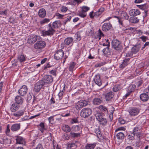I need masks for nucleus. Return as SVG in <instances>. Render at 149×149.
Here are the masks:
<instances>
[{"label":"nucleus","instance_id":"nucleus-1","mask_svg":"<svg viewBox=\"0 0 149 149\" xmlns=\"http://www.w3.org/2000/svg\"><path fill=\"white\" fill-rule=\"evenodd\" d=\"M61 26V22L60 20L55 21L53 22L52 24L50 23L47 25V30L42 31V34L44 36H52L56 31L55 29L59 28Z\"/></svg>","mask_w":149,"mask_h":149},{"label":"nucleus","instance_id":"nucleus-2","mask_svg":"<svg viewBox=\"0 0 149 149\" xmlns=\"http://www.w3.org/2000/svg\"><path fill=\"white\" fill-rule=\"evenodd\" d=\"M112 47L118 51H120L123 49L122 45L120 42L117 39L113 40L112 42Z\"/></svg>","mask_w":149,"mask_h":149},{"label":"nucleus","instance_id":"nucleus-3","mask_svg":"<svg viewBox=\"0 0 149 149\" xmlns=\"http://www.w3.org/2000/svg\"><path fill=\"white\" fill-rule=\"evenodd\" d=\"M92 113L90 108H84L81 111L80 115L83 118H85L90 115Z\"/></svg>","mask_w":149,"mask_h":149},{"label":"nucleus","instance_id":"nucleus-4","mask_svg":"<svg viewBox=\"0 0 149 149\" xmlns=\"http://www.w3.org/2000/svg\"><path fill=\"white\" fill-rule=\"evenodd\" d=\"M45 85L44 81L42 80H40L35 84L34 90L36 92H39L41 88Z\"/></svg>","mask_w":149,"mask_h":149},{"label":"nucleus","instance_id":"nucleus-5","mask_svg":"<svg viewBox=\"0 0 149 149\" xmlns=\"http://www.w3.org/2000/svg\"><path fill=\"white\" fill-rule=\"evenodd\" d=\"M88 104V102L85 100L79 101L77 103L75 108L77 110H80L83 107L86 106Z\"/></svg>","mask_w":149,"mask_h":149},{"label":"nucleus","instance_id":"nucleus-6","mask_svg":"<svg viewBox=\"0 0 149 149\" xmlns=\"http://www.w3.org/2000/svg\"><path fill=\"white\" fill-rule=\"evenodd\" d=\"M46 45V43L43 41H38L34 45V48L36 49H39L43 48Z\"/></svg>","mask_w":149,"mask_h":149},{"label":"nucleus","instance_id":"nucleus-7","mask_svg":"<svg viewBox=\"0 0 149 149\" xmlns=\"http://www.w3.org/2000/svg\"><path fill=\"white\" fill-rule=\"evenodd\" d=\"M42 80L44 81L45 84V83L50 84L52 83L53 81V79L51 75H46L43 76Z\"/></svg>","mask_w":149,"mask_h":149},{"label":"nucleus","instance_id":"nucleus-8","mask_svg":"<svg viewBox=\"0 0 149 149\" xmlns=\"http://www.w3.org/2000/svg\"><path fill=\"white\" fill-rule=\"evenodd\" d=\"M64 55V52L62 49L58 50L55 54L54 57L56 60H58L62 58Z\"/></svg>","mask_w":149,"mask_h":149},{"label":"nucleus","instance_id":"nucleus-9","mask_svg":"<svg viewBox=\"0 0 149 149\" xmlns=\"http://www.w3.org/2000/svg\"><path fill=\"white\" fill-rule=\"evenodd\" d=\"M137 6L141 9L144 10L145 15L143 16L145 17L147 16V13L148 11L147 9L148 8V5L147 4H145L141 5H137Z\"/></svg>","mask_w":149,"mask_h":149},{"label":"nucleus","instance_id":"nucleus-10","mask_svg":"<svg viewBox=\"0 0 149 149\" xmlns=\"http://www.w3.org/2000/svg\"><path fill=\"white\" fill-rule=\"evenodd\" d=\"M38 37H39L37 36H30L28 39L27 42L29 44H33L36 41Z\"/></svg>","mask_w":149,"mask_h":149},{"label":"nucleus","instance_id":"nucleus-11","mask_svg":"<svg viewBox=\"0 0 149 149\" xmlns=\"http://www.w3.org/2000/svg\"><path fill=\"white\" fill-rule=\"evenodd\" d=\"M139 110L136 108H133L129 111V113L131 116H135L139 113Z\"/></svg>","mask_w":149,"mask_h":149},{"label":"nucleus","instance_id":"nucleus-12","mask_svg":"<svg viewBox=\"0 0 149 149\" xmlns=\"http://www.w3.org/2000/svg\"><path fill=\"white\" fill-rule=\"evenodd\" d=\"M27 91V88L26 86L23 85L18 91V92L21 96H23L25 95Z\"/></svg>","mask_w":149,"mask_h":149},{"label":"nucleus","instance_id":"nucleus-13","mask_svg":"<svg viewBox=\"0 0 149 149\" xmlns=\"http://www.w3.org/2000/svg\"><path fill=\"white\" fill-rule=\"evenodd\" d=\"M112 27V25L109 22L104 23L102 26V29L103 31H107Z\"/></svg>","mask_w":149,"mask_h":149},{"label":"nucleus","instance_id":"nucleus-14","mask_svg":"<svg viewBox=\"0 0 149 149\" xmlns=\"http://www.w3.org/2000/svg\"><path fill=\"white\" fill-rule=\"evenodd\" d=\"M95 83L100 86L101 85L102 82L100 79V75L99 74L96 75L93 79Z\"/></svg>","mask_w":149,"mask_h":149},{"label":"nucleus","instance_id":"nucleus-15","mask_svg":"<svg viewBox=\"0 0 149 149\" xmlns=\"http://www.w3.org/2000/svg\"><path fill=\"white\" fill-rule=\"evenodd\" d=\"M140 129L138 127H135L133 130V132L136 134V136L140 139L141 137L142 136V134L140 132Z\"/></svg>","mask_w":149,"mask_h":149},{"label":"nucleus","instance_id":"nucleus-16","mask_svg":"<svg viewBox=\"0 0 149 149\" xmlns=\"http://www.w3.org/2000/svg\"><path fill=\"white\" fill-rule=\"evenodd\" d=\"M114 93L112 91H110L106 94L105 98L107 101H110L114 96Z\"/></svg>","mask_w":149,"mask_h":149},{"label":"nucleus","instance_id":"nucleus-17","mask_svg":"<svg viewBox=\"0 0 149 149\" xmlns=\"http://www.w3.org/2000/svg\"><path fill=\"white\" fill-rule=\"evenodd\" d=\"M140 13V11L138 9H135L131 10L129 12V14L131 16L139 15Z\"/></svg>","mask_w":149,"mask_h":149},{"label":"nucleus","instance_id":"nucleus-18","mask_svg":"<svg viewBox=\"0 0 149 149\" xmlns=\"http://www.w3.org/2000/svg\"><path fill=\"white\" fill-rule=\"evenodd\" d=\"M20 106L19 104L16 103L12 104L10 108V111L12 112H15L19 109Z\"/></svg>","mask_w":149,"mask_h":149},{"label":"nucleus","instance_id":"nucleus-19","mask_svg":"<svg viewBox=\"0 0 149 149\" xmlns=\"http://www.w3.org/2000/svg\"><path fill=\"white\" fill-rule=\"evenodd\" d=\"M38 15L41 18H44L46 15V11L44 8L40 9L38 11Z\"/></svg>","mask_w":149,"mask_h":149},{"label":"nucleus","instance_id":"nucleus-20","mask_svg":"<svg viewBox=\"0 0 149 149\" xmlns=\"http://www.w3.org/2000/svg\"><path fill=\"white\" fill-rule=\"evenodd\" d=\"M141 45L138 44L134 46L131 49L132 52L135 54L138 52L141 48Z\"/></svg>","mask_w":149,"mask_h":149},{"label":"nucleus","instance_id":"nucleus-21","mask_svg":"<svg viewBox=\"0 0 149 149\" xmlns=\"http://www.w3.org/2000/svg\"><path fill=\"white\" fill-rule=\"evenodd\" d=\"M20 127V125L19 124H14L11 127L10 129L13 131H16L19 130Z\"/></svg>","mask_w":149,"mask_h":149},{"label":"nucleus","instance_id":"nucleus-22","mask_svg":"<svg viewBox=\"0 0 149 149\" xmlns=\"http://www.w3.org/2000/svg\"><path fill=\"white\" fill-rule=\"evenodd\" d=\"M64 42L66 45H68L73 43V39L71 37H68L65 39Z\"/></svg>","mask_w":149,"mask_h":149},{"label":"nucleus","instance_id":"nucleus-23","mask_svg":"<svg viewBox=\"0 0 149 149\" xmlns=\"http://www.w3.org/2000/svg\"><path fill=\"white\" fill-rule=\"evenodd\" d=\"M140 97L141 100L144 102L147 101L149 98L148 94L145 93H143L141 94L140 95Z\"/></svg>","mask_w":149,"mask_h":149},{"label":"nucleus","instance_id":"nucleus-24","mask_svg":"<svg viewBox=\"0 0 149 149\" xmlns=\"http://www.w3.org/2000/svg\"><path fill=\"white\" fill-rule=\"evenodd\" d=\"M17 143L19 144H22L24 145L26 143L24 139L20 136H18L16 139Z\"/></svg>","mask_w":149,"mask_h":149},{"label":"nucleus","instance_id":"nucleus-25","mask_svg":"<svg viewBox=\"0 0 149 149\" xmlns=\"http://www.w3.org/2000/svg\"><path fill=\"white\" fill-rule=\"evenodd\" d=\"M119 14L120 15L123 17L125 19L128 20L129 18V16L127 14V13L124 11L123 10H120L119 12Z\"/></svg>","mask_w":149,"mask_h":149},{"label":"nucleus","instance_id":"nucleus-26","mask_svg":"<svg viewBox=\"0 0 149 149\" xmlns=\"http://www.w3.org/2000/svg\"><path fill=\"white\" fill-rule=\"evenodd\" d=\"M130 59V58L125 59L123 61L122 63L120 65L119 67L120 68H123L125 66H126L127 65Z\"/></svg>","mask_w":149,"mask_h":149},{"label":"nucleus","instance_id":"nucleus-27","mask_svg":"<svg viewBox=\"0 0 149 149\" xmlns=\"http://www.w3.org/2000/svg\"><path fill=\"white\" fill-rule=\"evenodd\" d=\"M24 110H20L14 113L13 115L15 117H18L22 116L24 113Z\"/></svg>","mask_w":149,"mask_h":149},{"label":"nucleus","instance_id":"nucleus-28","mask_svg":"<svg viewBox=\"0 0 149 149\" xmlns=\"http://www.w3.org/2000/svg\"><path fill=\"white\" fill-rule=\"evenodd\" d=\"M102 98H96L93 100V103L94 105H99L102 102Z\"/></svg>","mask_w":149,"mask_h":149},{"label":"nucleus","instance_id":"nucleus-29","mask_svg":"<svg viewBox=\"0 0 149 149\" xmlns=\"http://www.w3.org/2000/svg\"><path fill=\"white\" fill-rule=\"evenodd\" d=\"M96 146V143L87 144L85 147V149H94Z\"/></svg>","mask_w":149,"mask_h":149},{"label":"nucleus","instance_id":"nucleus-30","mask_svg":"<svg viewBox=\"0 0 149 149\" xmlns=\"http://www.w3.org/2000/svg\"><path fill=\"white\" fill-rule=\"evenodd\" d=\"M94 132L96 134L97 137L99 139H101L102 134L100 130V128L99 127L96 128L95 129Z\"/></svg>","mask_w":149,"mask_h":149},{"label":"nucleus","instance_id":"nucleus-31","mask_svg":"<svg viewBox=\"0 0 149 149\" xmlns=\"http://www.w3.org/2000/svg\"><path fill=\"white\" fill-rule=\"evenodd\" d=\"M15 100L16 104H18L22 103L23 102L22 99V97L19 96H16L15 98Z\"/></svg>","mask_w":149,"mask_h":149},{"label":"nucleus","instance_id":"nucleus-32","mask_svg":"<svg viewBox=\"0 0 149 149\" xmlns=\"http://www.w3.org/2000/svg\"><path fill=\"white\" fill-rule=\"evenodd\" d=\"M72 130L75 132H77L81 131V128L80 126L75 125L73 126L72 128Z\"/></svg>","mask_w":149,"mask_h":149},{"label":"nucleus","instance_id":"nucleus-33","mask_svg":"<svg viewBox=\"0 0 149 149\" xmlns=\"http://www.w3.org/2000/svg\"><path fill=\"white\" fill-rule=\"evenodd\" d=\"M139 21V19L137 17H132L130 18L129 21L132 23H136L138 22Z\"/></svg>","mask_w":149,"mask_h":149},{"label":"nucleus","instance_id":"nucleus-34","mask_svg":"<svg viewBox=\"0 0 149 149\" xmlns=\"http://www.w3.org/2000/svg\"><path fill=\"white\" fill-rule=\"evenodd\" d=\"M96 119L99 121L103 118L101 114L97 112L95 115Z\"/></svg>","mask_w":149,"mask_h":149},{"label":"nucleus","instance_id":"nucleus-35","mask_svg":"<svg viewBox=\"0 0 149 149\" xmlns=\"http://www.w3.org/2000/svg\"><path fill=\"white\" fill-rule=\"evenodd\" d=\"M116 137L118 139H122L124 137V134L123 132H119L117 134Z\"/></svg>","mask_w":149,"mask_h":149},{"label":"nucleus","instance_id":"nucleus-36","mask_svg":"<svg viewBox=\"0 0 149 149\" xmlns=\"http://www.w3.org/2000/svg\"><path fill=\"white\" fill-rule=\"evenodd\" d=\"M50 21V19L49 18H45L40 22V24L41 25H43L46 23L49 22Z\"/></svg>","mask_w":149,"mask_h":149},{"label":"nucleus","instance_id":"nucleus-37","mask_svg":"<svg viewBox=\"0 0 149 149\" xmlns=\"http://www.w3.org/2000/svg\"><path fill=\"white\" fill-rule=\"evenodd\" d=\"M70 136L72 138L78 137L80 136V133H73L71 132L70 133Z\"/></svg>","mask_w":149,"mask_h":149},{"label":"nucleus","instance_id":"nucleus-38","mask_svg":"<svg viewBox=\"0 0 149 149\" xmlns=\"http://www.w3.org/2000/svg\"><path fill=\"white\" fill-rule=\"evenodd\" d=\"M62 129L64 131L67 132H70L71 130L70 127L68 125H66L62 127Z\"/></svg>","mask_w":149,"mask_h":149},{"label":"nucleus","instance_id":"nucleus-39","mask_svg":"<svg viewBox=\"0 0 149 149\" xmlns=\"http://www.w3.org/2000/svg\"><path fill=\"white\" fill-rule=\"evenodd\" d=\"M121 89L120 86L119 85H115L113 88V90L114 92H116Z\"/></svg>","mask_w":149,"mask_h":149},{"label":"nucleus","instance_id":"nucleus-40","mask_svg":"<svg viewBox=\"0 0 149 149\" xmlns=\"http://www.w3.org/2000/svg\"><path fill=\"white\" fill-rule=\"evenodd\" d=\"M76 63H75L74 62L71 63L69 68V71H72Z\"/></svg>","mask_w":149,"mask_h":149},{"label":"nucleus","instance_id":"nucleus-41","mask_svg":"<svg viewBox=\"0 0 149 149\" xmlns=\"http://www.w3.org/2000/svg\"><path fill=\"white\" fill-rule=\"evenodd\" d=\"M17 59L20 62H22L25 61V57L23 55H20L18 56Z\"/></svg>","mask_w":149,"mask_h":149},{"label":"nucleus","instance_id":"nucleus-42","mask_svg":"<svg viewBox=\"0 0 149 149\" xmlns=\"http://www.w3.org/2000/svg\"><path fill=\"white\" fill-rule=\"evenodd\" d=\"M99 122L100 123V124L105 125H106L107 123V120L105 118H103Z\"/></svg>","mask_w":149,"mask_h":149},{"label":"nucleus","instance_id":"nucleus-43","mask_svg":"<svg viewBox=\"0 0 149 149\" xmlns=\"http://www.w3.org/2000/svg\"><path fill=\"white\" fill-rule=\"evenodd\" d=\"M76 39V41H79L81 39V36L80 33L77 32L74 36Z\"/></svg>","mask_w":149,"mask_h":149},{"label":"nucleus","instance_id":"nucleus-44","mask_svg":"<svg viewBox=\"0 0 149 149\" xmlns=\"http://www.w3.org/2000/svg\"><path fill=\"white\" fill-rule=\"evenodd\" d=\"M99 109L102 111H104V113H107L108 112L107 109L105 107L100 105L99 107Z\"/></svg>","mask_w":149,"mask_h":149},{"label":"nucleus","instance_id":"nucleus-45","mask_svg":"<svg viewBox=\"0 0 149 149\" xmlns=\"http://www.w3.org/2000/svg\"><path fill=\"white\" fill-rule=\"evenodd\" d=\"M136 135V134L135 133L133 132L132 133H131L130 134H129V136L130 137L129 138V139L130 140H133L134 139V136L135 135Z\"/></svg>","mask_w":149,"mask_h":149},{"label":"nucleus","instance_id":"nucleus-46","mask_svg":"<svg viewBox=\"0 0 149 149\" xmlns=\"http://www.w3.org/2000/svg\"><path fill=\"white\" fill-rule=\"evenodd\" d=\"M90 9L89 8L87 7L84 6H83L82 8V11H83L85 13H86V12L88 10Z\"/></svg>","mask_w":149,"mask_h":149},{"label":"nucleus","instance_id":"nucleus-47","mask_svg":"<svg viewBox=\"0 0 149 149\" xmlns=\"http://www.w3.org/2000/svg\"><path fill=\"white\" fill-rule=\"evenodd\" d=\"M134 53L132 52V50L130 51H129L127 53L126 56L127 57H134V56H133Z\"/></svg>","mask_w":149,"mask_h":149},{"label":"nucleus","instance_id":"nucleus-48","mask_svg":"<svg viewBox=\"0 0 149 149\" xmlns=\"http://www.w3.org/2000/svg\"><path fill=\"white\" fill-rule=\"evenodd\" d=\"M86 15V13L84 12L83 11H82L79 13V15L82 17H85Z\"/></svg>","mask_w":149,"mask_h":149},{"label":"nucleus","instance_id":"nucleus-49","mask_svg":"<svg viewBox=\"0 0 149 149\" xmlns=\"http://www.w3.org/2000/svg\"><path fill=\"white\" fill-rule=\"evenodd\" d=\"M70 146V149H75L77 147V145L74 143H72L70 144L68 146Z\"/></svg>","mask_w":149,"mask_h":149},{"label":"nucleus","instance_id":"nucleus-50","mask_svg":"<svg viewBox=\"0 0 149 149\" xmlns=\"http://www.w3.org/2000/svg\"><path fill=\"white\" fill-rule=\"evenodd\" d=\"M61 9L62 12H65L67 10L68 8L65 6H63L61 8Z\"/></svg>","mask_w":149,"mask_h":149},{"label":"nucleus","instance_id":"nucleus-51","mask_svg":"<svg viewBox=\"0 0 149 149\" xmlns=\"http://www.w3.org/2000/svg\"><path fill=\"white\" fill-rule=\"evenodd\" d=\"M107 47L104 49L103 50V52L104 54H106L108 53V52L109 51V47Z\"/></svg>","mask_w":149,"mask_h":149},{"label":"nucleus","instance_id":"nucleus-52","mask_svg":"<svg viewBox=\"0 0 149 149\" xmlns=\"http://www.w3.org/2000/svg\"><path fill=\"white\" fill-rule=\"evenodd\" d=\"M34 149H44L43 148V146L41 144H38L37 147Z\"/></svg>","mask_w":149,"mask_h":149},{"label":"nucleus","instance_id":"nucleus-53","mask_svg":"<svg viewBox=\"0 0 149 149\" xmlns=\"http://www.w3.org/2000/svg\"><path fill=\"white\" fill-rule=\"evenodd\" d=\"M104 65V63H98L96 64L95 65V67H100Z\"/></svg>","mask_w":149,"mask_h":149},{"label":"nucleus","instance_id":"nucleus-54","mask_svg":"<svg viewBox=\"0 0 149 149\" xmlns=\"http://www.w3.org/2000/svg\"><path fill=\"white\" fill-rule=\"evenodd\" d=\"M56 15L57 17L59 19L62 18L64 16L63 15H61L58 13H57Z\"/></svg>","mask_w":149,"mask_h":149},{"label":"nucleus","instance_id":"nucleus-55","mask_svg":"<svg viewBox=\"0 0 149 149\" xmlns=\"http://www.w3.org/2000/svg\"><path fill=\"white\" fill-rule=\"evenodd\" d=\"M136 86L134 85H130L129 87V89H131L130 90H132V91L134 90Z\"/></svg>","mask_w":149,"mask_h":149},{"label":"nucleus","instance_id":"nucleus-56","mask_svg":"<svg viewBox=\"0 0 149 149\" xmlns=\"http://www.w3.org/2000/svg\"><path fill=\"white\" fill-rule=\"evenodd\" d=\"M104 8H100L98 11L101 15L104 11Z\"/></svg>","mask_w":149,"mask_h":149},{"label":"nucleus","instance_id":"nucleus-57","mask_svg":"<svg viewBox=\"0 0 149 149\" xmlns=\"http://www.w3.org/2000/svg\"><path fill=\"white\" fill-rule=\"evenodd\" d=\"M140 38L141 39L143 42H145L146 41V39L147 38L146 36H143L141 37Z\"/></svg>","mask_w":149,"mask_h":149},{"label":"nucleus","instance_id":"nucleus-58","mask_svg":"<svg viewBox=\"0 0 149 149\" xmlns=\"http://www.w3.org/2000/svg\"><path fill=\"white\" fill-rule=\"evenodd\" d=\"M94 13L93 12V11H92L91 12H90L89 13V16L90 18H94V17L95 16V15H94Z\"/></svg>","mask_w":149,"mask_h":149},{"label":"nucleus","instance_id":"nucleus-59","mask_svg":"<svg viewBox=\"0 0 149 149\" xmlns=\"http://www.w3.org/2000/svg\"><path fill=\"white\" fill-rule=\"evenodd\" d=\"M71 16H68V18L65 19V20H64V23L65 24H66V23L67 22V21H70L71 19Z\"/></svg>","mask_w":149,"mask_h":149},{"label":"nucleus","instance_id":"nucleus-60","mask_svg":"<svg viewBox=\"0 0 149 149\" xmlns=\"http://www.w3.org/2000/svg\"><path fill=\"white\" fill-rule=\"evenodd\" d=\"M56 70H52L50 72V73L53 74V75H56Z\"/></svg>","mask_w":149,"mask_h":149},{"label":"nucleus","instance_id":"nucleus-61","mask_svg":"<svg viewBox=\"0 0 149 149\" xmlns=\"http://www.w3.org/2000/svg\"><path fill=\"white\" fill-rule=\"evenodd\" d=\"M63 91H61L59 92L58 94V96L59 97L60 100H61V97L63 95Z\"/></svg>","mask_w":149,"mask_h":149},{"label":"nucleus","instance_id":"nucleus-62","mask_svg":"<svg viewBox=\"0 0 149 149\" xmlns=\"http://www.w3.org/2000/svg\"><path fill=\"white\" fill-rule=\"evenodd\" d=\"M129 91L127 92V93L125 95V97H127V96H128L129 95H130L131 93L132 92V90H129L128 89Z\"/></svg>","mask_w":149,"mask_h":149},{"label":"nucleus","instance_id":"nucleus-63","mask_svg":"<svg viewBox=\"0 0 149 149\" xmlns=\"http://www.w3.org/2000/svg\"><path fill=\"white\" fill-rule=\"evenodd\" d=\"M148 45H149V42H146L145 43V44L144 45L143 47H142L141 49L142 50L146 46H148Z\"/></svg>","mask_w":149,"mask_h":149},{"label":"nucleus","instance_id":"nucleus-64","mask_svg":"<svg viewBox=\"0 0 149 149\" xmlns=\"http://www.w3.org/2000/svg\"><path fill=\"white\" fill-rule=\"evenodd\" d=\"M98 33L100 36H104V35L101 31L100 29L98 30Z\"/></svg>","mask_w":149,"mask_h":149}]
</instances>
